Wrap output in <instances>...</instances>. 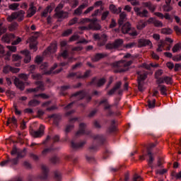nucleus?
<instances>
[{"instance_id":"nucleus-12","label":"nucleus","mask_w":181,"mask_h":181,"mask_svg":"<svg viewBox=\"0 0 181 181\" xmlns=\"http://www.w3.org/2000/svg\"><path fill=\"white\" fill-rule=\"evenodd\" d=\"M42 173L38 175V179L42 181H47L49 177V168L47 166L42 165L41 166Z\"/></svg>"},{"instance_id":"nucleus-38","label":"nucleus","mask_w":181,"mask_h":181,"mask_svg":"<svg viewBox=\"0 0 181 181\" xmlns=\"http://www.w3.org/2000/svg\"><path fill=\"white\" fill-rule=\"evenodd\" d=\"M147 25L148 23L146 22L141 21L136 25V28L138 29V30H142V29L146 28Z\"/></svg>"},{"instance_id":"nucleus-29","label":"nucleus","mask_w":181,"mask_h":181,"mask_svg":"<svg viewBox=\"0 0 181 181\" xmlns=\"http://www.w3.org/2000/svg\"><path fill=\"white\" fill-rule=\"evenodd\" d=\"M72 97H77L78 100H83V98L86 97V93H84L83 90H79L72 94Z\"/></svg>"},{"instance_id":"nucleus-4","label":"nucleus","mask_w":181,"mask_h":181,"mask_svg":"<svg viewBox=\"0 0 181 181\" xmlns=\"http://www.w3.org/2000/svg\"><path fill=\"white\" fill-rule=\"evenodd\" d=\"M51 139L52 140V143L49 146V148H47L42 151V156H46L47 153L52 152V151H54V148H53V146L54 145V144H56V142H59L60 141V136L57 134L53 136L52 135V134L49 133V135L47 136L45 140L42 141L43 145H46L47 142H49V141H50Z\"/></svg>"},{"instance_id":"nucleus-36","label":"nucleus","mask_w":181,"mask_h":181,"mask_svg":"<svg viewBox=\"0 0 181 181\" xmlns=\"http://www.w3.org/2000/svg\"><path fill=\"white\" fill-rule=\"evenodd\" d=\"M147 149V154L146 155H142V156H139V160H145V157L146 156V155H148V156H153L152 154V150H151V148H146Z\"/></svg>"},{"instance_id":"nucleus-49","label":"nucleus","mask_w":181,"mask_h":181,"mask_svg":"<svg viewBox=\"0 0 181 181\" xmlns=\"http://www.w3.org/2000/svg\"><path fill=\"white\" fill-rule=\"evenodd\" d=\"M178 50H181V43H177L173 47V53H176Z\"/></svg>"},{"instance_id":"nucleus-21","label":"nucleus","mask_w":181,"mask_h":181,"mask_svg":"<svg viewBox=\"0 0 181 181\" xmlns=\"http://www.w3.org/2000/svg\"><path fill=\"white\" fill-rule=\"evenodd\" d=\"M21 54H24V63H30V60H32V57L30 56V52L28 49H24L21 51Z\"/></svg>"},{"instance_id":"nucleus-44","label":"nucleus","mask_w":181,"mask_h":181,"mask_svg":"<svg viewBox=\"0 0 181 181\" xmlns=\"http://www.w3.org/2000/svg\"><path fill=\"white\" fill-rule=\"evenodd\" d=\"M19 3H13L8 6L9 9L11 11H17L18 8H19Z\"/></svg>"},{"instance_id":"nucleus-31","label":"nucleus","mask_w":181,"mask_h":181,"mask_svg":"<svg viewBox=\"0 0 181 181\" xmlns=\"http://www.w3.org/2000/svg\"><path fill=\"white\" fill-rule=\"evenodd\" d=\"M30 48L34 50V52H36L37 50V44L36 43V39H30Z\"/></svg>"},{"instance_id":"nucleus-52","label":"nucleus","mask_w":181,"mask_h":181,"mask_svg":"<svg viewBox=\"0 0 181 181\" xmlns=\"http://www.w3.org/2000/svg\"><path fill=\"white\" fill-rule=\"evenodd\" d=\"M153 25L156 28H163V23H162V21H160L156 19L154 21Z\"/></svg>"},{"instance_id":"nucleus-33","label":"nucleus","mask_w":181,"mask_h":181,"mask_svg":"<svg viewBox=\"0 0 181 181\" xmlns=\"http://www.w3.org/2000/svg\"><path fill=\"white\" fill-rule=\"evenodd\" d=\"M138 76H139V78L140 80H141V81H144L145 80H146V78H148V72L144 71L143 73H141V71L137 72Z\"/></svg>"},{"instance_id":"nucleus-24","label":"nucleus","mask_w":181,"mask_h":181,"mask_svg":"<svg viewBox=\"0 0 181 181\" xmlns=\"http://www.w3.org/2000/svg\"><path fill=\"white\" fill-rule=\"evenodd\" d=\"M57 49V46L55 44L51 45L47 47V50L43 52L44 56H47V54H50V53H54Z\"/></svg>"},{"instance_id":"nucleus-50","label":"nucleus","mask_w":181,"mask_h":181,"mask_svg":"<svg viewBox=\"0 0 181 181\" xmlns=\"http://www.w3.org/2000/svg\"><path fill=\"white\" fill-rule=\"evenodd\" d=\"M78 22V18L77 17H74L71 20L69 21L68 25L69 26H73V25H76Z\"/></svg>"},{"instance_id":"nucleus-16","label":"nucleus","mask_w":181,"mask_h":181,"mask_svg":"<svg viewBox=\"0 0 181 181\" xmlns=\"http://www.w3.org/2000/svg\"><path fill=\"white\" fill-rule=\"evenodd\" d=\"M76 121H78V117H74V118L69 119V124H67L65 129L66 135H67V134H69V132H70L71 129L74 128V124H73V123L76 122Z\"/></svg>"},{"instance_id":"nucleus-56","label":"nucleus","mask_w":181,"mask_h":181,"mask_svg":"<svg viewBox=\"0 0 181 181\" xmlns=\"http://www.w3.org/2000/svg\"><path fill=\"white\" fill-rule=\"evenodd\" d=\"M163 11H165V12H170V11L173 9V8H172L170 4L164 5L163 6Z\"/></svg>"},{"instance_id":"nucleus-20","label":"nucleus","mask_w":181,"mask_h":181,"mask_svg":"<svg viewBox=\"0 0 181 181\" xmlns=\"http://www.w3.org/2000/svg\"><path fill=\"white\" fill-rule=\"evenodd\" d=\"M105 57H108V54L107 53H97L95 54L93 57H92L91 60L92 62H100L101 59H104Z\"/></svg>"},{"instance_id":"nucleus-17","label":"nucleus","mask_w":181,"mask_h":181,"mask_svg":"<svg viewBox=\"0 0 181 181\" xmlns=\"http://www.w3.org/2000/svg\"><path fill=\"white\" fill-rule=\"evenodd\" d=\"M146 46H150V47H152V42L146 39H139L138 40V47H146Z\"/></svg>"},{"instance_id":"nucleus-43","label":"nucleus","mask_w":181,"mask_h":181,"mask_svg":"<svg viewBox=\"0 0 181 181\" xmlns=\"http://www.w3.org/2000/svg\"><path fill=\"white\" fill-rule=\"evenodd\" d=\"M71 62H73V57H69V58L68 59V61H67V62H61V63L59 64V66H60L61 67L69 66V63H71Z\"/></svg>"},{"instance_id":"nucleus-58","label":"nucleus","mask_w":181,"mask_h":181,"mask_svg":"<svg viewBox=\"0 0 181 181\" xmlns=\"http://www.w3.org/2000/svg\"><path fill=\"white\" fill-rule=\"evenodd\" d=\"M71 33H73V30H71V29H67L66 30H65V31L62 33V36H64V37L70 36V35H71Z\"/></svg>"},{"instance_id":"nucleus-64","label":"nucleus","mask_w":181,"mask_h":181,"mask_svg":"<svg viewBox=\"0 0 181 181\" xmlns=\"http://www.w3.org/2000/svg\"><path fill=\"white\" fill-rule=\"evenodd\" d=\"M173 62H181V54L173 57Z\"/></svg>"},{"instance_id":"nucleus-30","label":"nucleus","mask_w":181,"mask_h":181,"mask_svg":"<svg viewBox=\"0 0 181 181\" xmlns=\"http://www.w3.org/2000/svg\"><path fill=\"white\" fill-rule=\"evenodd\" d=\"M127 18V14L124 12L119 14V19L118 20V25L119 26H122L124 25V22H125V18Z\"/></svg>"},{"instance_id":"nucleus-11","label":"nucleus","mask_w":181,"mask_h":181,"mask_svg":"<svg viewBox=\"0 0 181 181\" xmlns=\"http://www.w3.org/2000/svg\"><path fill=\"white\" fill-rule=\"evenodd\" d=\"M93 39L95 41H98V46H105V43H107V35L103 34L101 36L100 34H94Z\"/></svg>"},{"instance_id":"nucleus-25","label":"nucleus","mask_w":181,"mask_h":181,"mask_svg":"<svg viewBox=\"0 0 181 181\" xmlns=\"http://www.w3.org/2000/svg\"><path fill=\"white\" fill-rule=\"evenodd\" d=\"M90 84L98 86V87H101V86H104V84H105V79L103 78H100L98 81H97V78H93L90 81Z\"/></svg>"},{"instance_id":"nucleus-62","label":"nucleus","mask_w":181,"mask_h":181,"mask_svg":"<svg viewBox=\"0 0 181 181\" xmlns=\"http://www.w3.org/2000/svg\"><path fill=\"white\" fill-rule=\"evenodd\" d=\"M92 28L93 30H100V29H101V25L97 23H94L92 25Z\"/></svg>"},{"instance_id":"nucleus-42","label":"nucleus","mask_w":181,"mask_h":181,"mask_svg":"<svg viewBox=\"0 0 181 181\" xmlns=\"http://www.w3.org/2000/svg\"><path fill=\"white\" fill-rule=\"evenodd\" d=\"M18 23L14 22L12 23L9 26H8V29L11 32H13V30H16V29H18Z\"/></svg>"},{"instance_id":"nucleus-13","label":"nucleus","mask_w":181,"mask_h":181,"mask_svg":"<svg viewBox=\"0 0 181 181\" xmlns=\"http://www.w3.org/2000/svg\"><path fill=\"white\" fill-rule=\"evenodd\" d=\"M35 84H36V86H37V87L34 88L27 89L28 93H37V91H39V90H41L42 91H43V90H45V85L43 84V83L42 81H35Z\"/></svg>"},{"instance_id":"nucleus-60","label":"nucleus","mask_w":181,"mask_h":181,"mask_svg":"<svg viewBox=\"0 0 181 181\" xmlns=\"http://www.w3.org/2000/svg\"><path fill=\"white\" fill-rule=\"evenodd\" d=\"M99 105H108V99L103 98L100 102Z\"/></svg>"},{"instance_id":"nucleus-9","label":"nucleus","mask_w":181,"mask_h":181,"mask_svg":"<svg viewBox=\"0 0 181 181\" xmlns=\"http://www.w3.org/2000/svg\"><path fill=\"white\" fill-rule=\"evenodd\" d=\"M122 86V82L121 81H117L114 86L109 90L107 91V95H114L115 93L117 91L118 95H122V93L124 90L121 89V86Z\"/></svg>"},{"instance_id":"nucleus-27","label":"nucleus","mask_w":181,"mask_h":181,"mask_svg":"<svg viewBox=\"0 0 181 181\" xmlns=\"http://www.w3.org/2000/svg\"><path fill=\"white\" fill-rule=\"evenodd\" d=\"M49 118L54 119V124L55 125L59 126V122H60V119H62V116L57 114H53L49 116Z\"/></svg>"},{"instance_id":"nucleus-59","label":"nucleus","mask_w":181,"mask_h":181,"mask_svg":"<svg viewBox=\"0 0 181 181\" xmlns=\"http://www.w3.org/2000/svg\"><path fill=\"white\" fill-rule=\"evenodd\" d=\"M142 180H143L142 177H141L138 174H134L132 181H142Z\"/></svg>"},{"instance_id":"nucleus-34","label":"nucleus","mask_w":181,"mask_h":181,"mask_svg":"<svg viewBox=\"0 0 181 181\" xmlns=\"http://www.w3.org/2000/svg\"><path fill=\"white\" fill-rule=\"evenodd\" d=\"M146 8H148L151 12H155V9H156V7L155 5L152 4L151 2H146L144 4Z\"/></svg>"},{"instance_id":"nucleus-2","label":"nucleus","mask_w":181,"mask_h":181,"mask_svg":"<svg viewBox=\"0 0 181 181\" xmlns=\"http://www.w3.org/2000/svg\"><path fill=\"white\" fill-rule=\"evenodd\" d=\"M2 42L4 43H7L9 45L11 42L12 45H7L6 49L8 51L5 52V49H4V46L1 45V59H4L5 60L9 61L11 60V56H12V53H16L17 48L16 45H19L21 42H22V38L20 37H16L15 34L9 33L5 34L1 37Z\"/></svg>"},{"instance_id":"nucleus-48","label":"nucleus","mask_w":181,"mask_h":181,"mask_svg":"<svg viewBox=\"0 0 181 181\" xmlns=\"http://www.w3.org/2000/svg\"><path fill=\"white\" fill-rule=\"evenodd\" d=\"M171 176L173 177H175L177 180L181 179V171L179 173H177L175 171H173L171 173Z\"/></svg>"},{"instance_id":"nucleus-57","label":"nucleus","mask_w":181,"mask_h":181,"mask_svg":"<svg viewBox=\"0 0 181 181\" xmlns=\"http://www.w3.org/2000/svg\"><path fill=\"white\" fill-rule=\"evenodd\" d=\"M50 6H47L44 11L42 13V16H43L44 18L47 17V14L49 13V12H50Z\"/></svg>"},{"instance_id":"nucleus-63","label":"nucleus","mask_w":181,"mask_h":181,"mask_svg":"<svg viewBox=\"0 0 181 181\" xmlns=\"http://www.w3.org/2000/svg\"><path fill=\"white\" fill-rule=\"evenodd\" d=\"M164 83L172 84V78L170 76H164Z\"/></svg>"},{"instance_id":"nucleus-26","label":"nucleus","mask_w":181,"mask_h":181,"mask_svg":"<svg viewBox=\"0 0 181 181\" xmlns=\"http://www.w3.org/2000/svg\"><path fill=\"white\" fill-rule=\"evenodd\" d=\"M14 84H15V86H16V87L18 88L21 90V91H23L25 90V83H23V81H20L19 78H15Z\"/></svg>"},{"instance_id":"nucleus-19","label":"nucleus","mask_w":181,"mask_h":181,"mask_svg":"<svg viewBox=\"0 0 181 181\" xmlns=\"http://www.w3.org/2000/svg\"><path fill=\"white\" fill-rule=\"evenodd\" d=\"M45 127L40 124V128L37 131H33L31 134L34 138H40L44 134Z\"/></svg>"},{"instance_id":"nucleus-28","label":"nucleus","mask_w":181,"mask_h":181,"mask_svg":"<svg viewBox=\"0 0 181 181\" xmlns=\"http://www.w3.org/2000/svg\"><path fill=\"white\" fill-rule=\"evenodd\" d=\"M109 9L112 12V13H121V11H122V8L121 7H119L117 8V6L114 4H110L109 6Z\"/></svg>"},{"instance_id":"nucleus-39","label":"nucleus","mask_w":181,"mask_h":181,"mask_svg":"<svg viewBox=\"0 0 181 181\" xmlns=\"http://www.w3.org/2000/svg\"><path fill=\"white\" fill-rule=\"evenodd\" d=\"M173 33V30L170 28H165L161 29V33H163V35H172Z\"/></svg>"},{"instance_id":"nucleus-53","label":"nucleus","mask_w":181,"mask_h":181,"mask_svg":"<svg viewBox=\"0 0 181 181\" xmlns=\"http://www.w3.org/2000/svg\"><path fill=\"white\" fill-rule=\"evenodd\" d=\"M13 62H21L22 60V57L19 54H13L12 56Z\"/></svg>"},{"instance_id":"nucleus-37","label":"nucleus","mask_w":181,"mask_h":181,"mask_svg":"<svg viewBox=\"0 0 181 181\" xmlns=\"http://www.w3.org/2000/svg\"><path fill=\"white\" fill-rule=\"evenodd\" d=\"M40 104V101L35 99H33L28 103L29 107H37V105H39Z\"/></svg>"},{"instance_id":"nucleus-10","label":"nucleus","mask_w":181,"mask_h":181,"mask_svg":"<svg viewBox=\"0 0 181 181\" xmlns=\"http://www.w3.org/2000/svg\"><path fill=\"white\" fill-rule=\"evenodd\" d=\"M124 40L122 39L115 40L113 43H107L105 45L106 50H113V49H118L120 46H122Z\"/></svg>"},{"instance_id":"nucleus-41","label":"nucleus","mask_w":181,"mask_h":181,"mask_svg":"<svg viewBox=\"0 0 181 181\" xmlns=\"http://www.w3.org/2000/svg\"><path fill=\"white\" fill-rule=\"evenodd\" d=\"M90 73H91V71L88 70L86 71L84 74H79L77 76V78H87V77L90 76Z\"/></svg>"},{"instance_id":"nucleus-45","label":"nucleus","mask_w":181,"mask_h":181,"mask_svg":"<svg viewBox=\"0 0 181 181\" xmlns=\"http://www.w3.org/2000/svg\"><path fill=\"white\" fill-rule=\"evenodd\" d=\"M148 108H155L156 104V100L153 99V100H148L147 102Z\"/></svg>"},{"instance_id":"nucleus-8","label":"nucleus","mask_w":181,"mask_h":181,"mask_svg":"<svg viewBox=\"0 0 181 181\" xmlns=\"http://www.w3.org/2000/svg\"><path fill=\"white\" fill-rule=\"evenodd\" d=\"M64 7V4H63V3H59L58 6L55 8V15L59 19H67V18H69V13L67 11H62V8Z\"/></svg>"},{"instance_id":"nucleus-5","label":"nucleus","mask_w":181,"mask_h":181,"mask_svg":"<svg viewBox=\"0 0 181 181\" xmlns=\"http://www.w3.org/2000/svg\"><path fill=\"white\" fill-rule=\"evenodd\" d=\"M11 154L12 155V156L15 155L17 156L16 158L11 159V162L13 165H18L19 159L25 158V155H26V148H24L23 150H20L16 148V146H13Z\"/></svg>"},{"instance_id":"nucleus-23","label":"nucleus","mask_w":181,"mask_h":181,"mask_svg":"<svg viewBox=\"0 0 181 181\" xmlns=\"http://www.w3.org/2000/svg\"><path fill=\"white\" fill-rule=\"evenodd\" d=\"M117 131V126H115V120L112 119L110 122V125L107 129V134H112Z\"/></svg>"},{"instance_id":"nucleus-18","label":"nucleus","mask_w":181,"mask_h":181,"mask_svg":"<svg viewBox=\"0 0 181 181\" xmlns=\"http://www.w3.org/2000/svg\"><path fill=\"white\" fill-rule=\"evenodd\" d=\"M20 71H21V69L14 68L9 65L5 66L3 69V73H4L5 74H8L9 71H11V73H19Z\"/></svg>"},{"instance_id":"nucleus-51","label":"nucleus","mask_w":181,"mask_h":181,"mask_svg":"<svg viewBox=\"0 0 181 181\" xmlns=\"http://www.w3.org/2000/svg\"><path fill=\"white\" fill-rule=\"evenodd\" d=\"M54 179L57 181L62 180V174L58 170L54 172Z\"/></svg>"},{"instance_id":"nucleus-14","label":"nucleus","mask_w":181,"mask_h":181,"mask_svg":"<svg viewBox=\"0 0 181 181\" xmlns=\"http://www.w3.org/2000/svg\"><path fill=\"white\" fill-rule=\"evenodd\" d=\"M134 9L137 16H140V18H148V15H149V12L146 9L141 10L139 7H134Z\"/></svg>"},{"instance_id":"nucleus-55","label":"nucleus","mask_w":181,"mask_h":181,"mask_svg":"<svg viewBox=\"0 0 181 181\" xmlns=\"http://www.w3.org/2000/svg\"><path fill=\"white\" fill-rule=\"evenodd\" d=\"M156 83L158 84V86H162V84L165 83V78L164 77H159V78H156Z\"/></svg>"},{"instance_id":"nucleus-32","label":"nucleus","mask_w":181,"mask_h":181,"mask_svg":"<svg viewBox=\"0 0 181 181\" xmlns=\"http://www.w3.org/2000/svg\"><path fill=\"white\" fill-rule=\"evenodd\" d=\"M162 95H168V88H166V86L165 85H158V86Z\"/></svg>"},{"instance_id":"nucleus-22","label":"nucleus","mask_w":181,"mask_h":181,"mask_svg":"<svg viewBox=\"0 0 181 181\" xmlns=\"http://www.w3.org/2000/svg\"><path fill=\"white\" fill-rule=\"evenodd\" d=\"M57 64L55 63L51 68L47 72V74H59V73L62 72L63 71V68H60L59 69H57ZM55 70V71H54Z\"/></svg>"},{"instance_id":"nucleus-40","label":"nucleus","mask_w":181,"mask_h":181,"mask_svg":"<svg viewBox=\"0 0 181 181\" xmlns=\"http://www.w3.org/2000/svg\"><path fill=\"white\" fill-rule=\"evenodd\" d=\"M51 163H53V165H57L58 163H60V159L59 158V157L54 156L53 157H52L49 159Z\"/></svg>"},{"instance_id":"nucleus-54","label":"nucleus","mask_w":181,"mask_h":181,"mask_svg":"<svg viewBox=\"0 0 181 181\" xmlns=\"http://www.w3.org/2000/svg\"><path fill=\"white\" fill-rule=\"evenodd\" d=\"M162 74H163V69L157 70L154 74L155 78H158L160 77V76H162Z\"/></svg>"},{"instance_id":"nucleus-6","label":"nucleus","mask_w":181,"mask_h":181,"mask_svg":"<svg viewBox=\"0 0 181 181\" xmlns=\"http://www.w3.org/2000/svg\"><path fill=\"white\" fill-rule=\"evenodd\" d=\"M16 19H18V22H22V21L25 19V11L20 10L18 11L13 12L11 16L7 17L8 22H12Z\"/></svg>"},{"instance_id":"nucleus-15","label":"nucleus","mask_w":181,"mask_h":181,"mask_svg":"<svg viewBox=\"0 0 181 181\" xmlns=\"http://www.w3.org/2000/svg\"><path fill=\"white\" fill-rule=\"evenodd\" d=\"M88 6V1H85V3L80 5L74 11V15L76 16H80L83 13V10L86 9Z\"/></svg>"},{"instance_id":"nucleus-46","label":"nucleus","mask_w":181,"mask_h":181,"mask_svg":"<svg viewBox=\"0 0 181 181\" xmlns=\"http://www.w3.org/2000/svg\"><path fill=\"white\" fill-rule=\"evenodd\" d=\"M36 7L34 6L33 4H31L30 8V13L28 14V16H33V15L36 13Z\"/></svg>"},{"instance_id":"nucleus-47","label":"nucleus","mask_w":181,"mask_h":181,"mask_svg":"<svg viewBox=\"0 0 181 181\" xmlns=\"http://www.w3.org/2000/svg\"><path fill=\"white\" fill-rule=\"evenodd\" d=\"M86 159L88 163H95V158L94 156H86Z\"/></svg>"},{"instance_id":"nucleus-1","label":"nucleus","mask_w":181,"mask_h":181,"mask_svg":"<svg viewBox=\"0 0 181 181\" xmlns=\"http://www.w3.org/2000/svg\"><path fill=\"white\" fill-rule=\"evenodd\" d=\"M89 135L90 138H93L94 141L97 144L93 143L88 148L89 152H97L98 151V148L100 145H104L105 144V141H107V138L104 136V134H93L90 131L86 130V124L81 123L79 124V130L76 133L75 137L71 142V146L75 151L77 149H81L86 145V141H83L80 143H76V138H78V136H81V135Z\"/></svg>"},{"instance_id":"nucleus-7","label":"nucleus","mask_w":181,"mask_h":181,"mask_svg":"<svg viewBox=\"0 0 181 181\" xmlns=\"http://www.w3.org/2000/svg\"><path fill=\"white\" fill-rule=\"evenodd\" d=\"M122 33L124 35H129L130 36H138V33L135 28H131L129 22L125 23L122 27Z\"/></svg>"},{"instance_id":"nucleus-3","label":"nucleus","mask_w":181,"mask_h":181,"mask_svg":"<svg viewBox=\"0 0 181 181\" xmlns=\"http://www.w3.org/2000/svg\"><path fill=\"white\" fill-rule=\"evenodd\" d=\"M131 64H132V61L127 62L126 60L122 59L112 63L111 66L115 69V73H124V71L129 70V66Z\"/></svg>"},{"instance_id":"nucleus-61","label":"nucleus","mask_w":181,"mask_h":181,"mask_svg":"<svg viewBox=\"0 0 181 181\" xmlns=\"http://www.w3.org/2000/svg\"><path fill=\"white\" fill-rule=\"evenodd\" d=\"M108 15H110V11H104L102 13L101 20L105 21V19H107V18H108Z\"/></svg>"},{"instance_id":"nucleus-35","label":"nucleus","mask_w":181,"mask_h":181,"mask_svg":"<svg viewBox=\"0 0 181 181\" xmlns=\"http://www.w3.org/2000/svg\"><path fill=\"white\" fill-rule=\"evenodd\" d=\"M69 88H71V86L70 85H66V86H61L60 91L62 95H66V92L67 90H69Z\"/></svg>"}]
</instances>
